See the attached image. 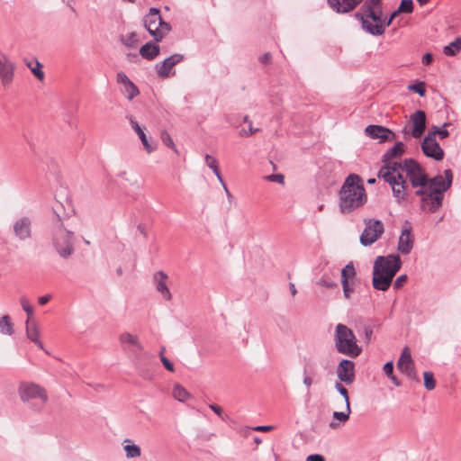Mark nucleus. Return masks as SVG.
<instances>
[{
    "label": "nucleus",
    "mask_w": 461,
    "mask_h": 461,
    "mask_svg": "<svg viewBox=\"0 0 461 461\" xmlns=\"http://www.w3.org/2000/svg\"><path fill=\"white\" fill-rule=\"evenodd\" d=\"M306 461H325V458L320 454H313L308 456Z\"/></svg>",
    "instance_id": "bf43d9fd"
},
{
    "label": "nucleus",
    "mask_w": 461,
    "mask_h": 461,
    "mask_svg": "<svg viewBox=\"0 0 461 461\" xmlns=\"http://www.w3.org/2000/svg\"><path fill=\"white\" fill-rule=\"evenodd\" d=\"M15 65L5 54L0 55V79L4 86L9 85L14 78Z\"/></svg>",
    "instance_id": "412c9836"
},
{
    "label": "nucleus",
    "mask_w": 461,
    "mask_h": 461,
    "mask_svg": "<svg viewBox=\"0 0 461 461\" xmlns=\"http://www.w3.org/2000/svg\"><path fill=\"white\" fill-rule=\"evenodd\" d=\"M461 51V37H457L443 49V53L447 57H454Z\"/></svg>",
    "instance_id": "473e14b6"
},
{
    "label": "nucleus",
    "mask_w": 461,
    "mask_h": 461,
    "mask_svg": "<svg viewBox=\"0 0 461 461\" xmlns=\"http://www.w3.org/2000/svg\"><path fill=\"white\" fill-rule=\"evenodd\" d=\"M140 54L148 60H153L159 54V46L148 42L141 46Z\"/></svg>",
    "instance_id": "7c9ffc66"
},
{
    "label": "nucleus",
    "mask_w": 461,
    "mask_h": 461,
    "mask_svg": "<svg viewBox=\"0 0 461 461\" xmlns=\"http://www.w3.org/2000/svg\"><path fill=\"white\" fill-rule=\"evenodd\" d=\"M130 123L133 131L138 134L141 143L148 153H151L156 149V146H152L144 132V128H141L140 124L133 119L130 120Z\"/></svg>",
    "instance_id": "c85d7f7f"
},
{
    "label": "nucleus",
    "mask_w": 461,
    "mask_h": 461,
    "mask_svg": "<svg viewBox=\"0 0 461 461\" xmlns=\"http://www.w3.org/2000/svg\"><path fill=\"white\" fill-rule=\"evenodd\" d=\"M365 132L371 139L380 140L381 141L393 140L395 138L393 131L382 125H368L366 128Z\"/></svg>",
    "instance_id": "6ab92c4d"
},
{
    "label": "nucleus",
    "mask_w": 461,
    "mask_h": 461,
    "mask_svg": "<svg viewBox=\"0 0 461 461\" xmlns=\"http://www.w3.org/2000/svg\"><path fill=\"white\" fill-rule=\"evenodd\" d=\"M266 179L270 182H276L279 184L285 183V176L282 174H272V175L266 176Z\"/></svg>",
    "instance_id": "603ef678"
},
{
    "label": "nucleus",
    "mask_w": 461,
    "mask_h": 461,
    "mask_svg": "<svg viewBox=\"0 0 461 461\" xmlns=\"http://www.w3.org/2000/svg\"><path fill=\"white\" fill-rule=\"evenodd\" d=\"M365 0H327L329 6L338 14H346L355 9Z\"/></svg>",
    "instance_id": "b1692460"
},
{
    "label": "nucleus",
    "mask_w": 461,
    "mask_h": 461,
    "mask_svg": "<svg viewBox=\"0 0 461 461\" xmlns=\"http://www.w3.org/2000/svg\"><path fill=\"white\" fill-rule=\"evenodd\" d=\"M247 430H255V431H262V432H267L273 429L272 426H257L253 428L246 427Z\"/></svg>",
    "instance_id": "5fc2aeb1"
},
{
    "label": "nucleus",
    "mask_w": 461,
    "mask_h": 461,
    "mask_svg": "<svg viewBox=\"0 0 461 461\" xmlns=\"http://www.w3.org/2000/svg\"><path fill=\"white\" fill-rule=\"evenodd\" d=\"M143 24L156 42L161 41L171 31V25L162 20L159 10L155 7H151L144 16Z\"/></svg>",
    "instance_id": "39448f33"
},
{
    "label": "nucleus",
    "mask_w": 461,
    "mask_h": 461,
    "mask_svg": "<svg viewBox=\"0 0 461 461\" xmlns=\"http://www.w3.org/2000/svg\"><path fill=\"white\" fill-rule=\"evenodd\" d=\"M19 393L23 402L39 398L43 405L48 401L45 389L36 384H22L19 387Z\"/></svg>",
    "instance_id": "9b49d317"
},
{
    "label": "nucleus",
    "mask_w": 461,
    "mask_h": 461,
    "mask_svg": "<svg viewBox=\"0 0 461 461\" xmlns=\"http://www.w3.org/2000/svg\"><path fill=\"white\" fill-rule=\"evenodd\" d=\"M354 17L361 23L362 29L367 33L373 36L384 33L382 0H365Z\"/></svg>",
    "instance_id": "f03ea898"
},
{
    "label": "nucleus",
    "mask_w": 461,
    "mask_h": 461,
    "mask_svg": "<svg viewBox=\"0 0 461 461\" xmlns=\"http://www.w3.org/2000/svg\"><path fill=\"white\" fill-rule=\"evenodd\" d=\"M377 266L373 267V286L375 289L379 291H387L390 287L393 278L390 275H384L379 272Z\"/></svg>",
    "instance_id": "a878e982"
},
{
    "label": "nucleus",
    "mask_w": 461,
    "mask_h": 461,
    "mask_svg": "<svg viewBox=\"0 0 461 461\" xmlns=\"http://www.w3.org/2000/svg\"><path fill=\"white\" fill-rule=\"evenodd\" d=\"M383 370H384V372L385 373V375L387 376L391 375L392 374H393V361L386 362L384 365Z\"/></svg>",
    "instance_id": "6e6d98bb"
},
{
    "label": "nucleus",
    "mask_w": 461,
    "mask_h": 461,
    "mask_svg": "<svg viewBox=\"0 0 461 461\" xmlns=\"http://www.w3.org/2000/svg\"><path fill=\"white\" fill-rule=\"evenodd\" d=\"M51 296L50 294H45L43 296L39 297L38 302L41 305L46 304L50 300Z\"/></svg>",
    "instance_id": "0e129e2a"
},
{
    "label": "nucleus",
    "mask_w": 461,
    "mask_h": 461,
    "mask_svg": "<svg viewBox=\"0 0 461 461\" xmlns=\"http://www.w3.org/2000/svg\"><path fill=\"white\" fill-rule=\"evenodd\" d=\"M365 228L360 235V243L364 247L370 246L377 241L384 232L382 221L369 218L364 220Z\"/></svg>",
    "instance_id": "6e6552de"
},
{
    "label": "nucleus",
    "mask_w": 461,
    "mask_h": 461,
    "mask_svg": "<svg viewBox=\"0 0 461 461\" xmlns=\"http://www.w3.org/2000/svg\"><path fill=\"white\" fill-rule=\"evenodd\" d=\"M406 280H407L406 275H402V276H398L393 283V287L395 289H400L403 285V284L406 282Z\"/></svg>",
    "instance_id": "864d4df0"
},
{
    "label": "nucleus",
    "mask_w": 461,
    "mask_h": 461,
    "mask_svg": "<svg viewBox=\"0 0 461 461\" xmlns=\"http://www.w3.org/2000/svg\"><path fill=\"white\" fill-rule=\"evenodd\" d=\"M448 123H444L443 127L440 129H438L437 127H434V131L432 132H429V134H431V136L435 137L436 135H438L440 140H444L448 137L449 132L447 130H446V127L448 126Z\"/></svg>",
    "instance_id": "a18cd8bd"
},
{
    "label": "nucleus",
    "mask_w": 461,
    "mask_h": 461,
    "mask_svg": "<svg viewBox=\"0 0 461 461\" xmlns=\"http://www.w3.org/2000/svg\"><path fill=\"white\" fill-rule=\"evenodd\" d=\"M453 181V173L451 169H445L444 176L437 175L434 177L429 178L428 176V184L427 188L429 190H434L435 193L439 194V195H444V193L447 192Z\"/></svg>",
    "instance_id": "9d476101"
},
{
    "label": "nucleus",
    "mask_w": 461,
    "mask_h": 461,
    "mask_svg": "<svg viewBox=\"0 0 461 461\" xmlns=\"http://www.w3.org/2000/svg\"><path fill=\"white\" fill-rule=\"evenodd\" d=\"M350 413H351L350 404L348 405V404H346L345 411H334L332 414V417L335 420H339L342 422H345L349 419Z\"/></svg>",
    "instance_id": "79ce46f5"
},
{
    "label": "nucleus",
    "mask_w": 461,
    "mask_h": 461,
    "mask_svg": "<svg viewBox=\"0 0 461 461\" xmlns=\"http://www.w3.org/2000/svg\"><path fill=\"white\" fill-rule=\"evenodd\" d=\"M380 273L390 275L393 278L402 267L400 256L397 254H390L386 257L379 256L375 258L374 266H377Z\"/></svg>",
    "instance_id": "1a4fd4ad"
},
{
    "label": "nucleus",
    "mask_w": 461,
    "mask_h": 461,
    "mask_svg": "<svg viewBox=\"0 0 461 461\" xmlns=\"http://www.w3.org/2000/svg\"><path fill=\"white\" fill-rule=\"evenodd\" d=\"M160 139L164 145L170 148L177 155L179 154L178 149H177L172 137L166 130L161 131Z\"/></svg>",
    "instance_id": "e433bc0d"
},
{
    "label": "nucleus",
    "mask_w": 461,
    "mask_h": 461,
    "mask_svg": "<svg viewBox=\"0 0 461 461\" xmlns=\"http://www.w3.org/2000/svg\"><path fill=\"white\" fill-rule=\"evenodd\" d=\"M413 11L412 0H402L396 13L411 14Z\"/></svg>",
    "instance_id": "ea45409f"
},
{
    "label": "nucleus",
    "mask_w": 461,
    "mask_h": 461,
    "mask_svg": "<svg viewBox=\"0 0 461 461\" xmlns=\"http://www.w3.org/2000/svg\"><path fill=\"white\" fill-rule=\"evenodd\" d=\"M0 333L8 336L14 333V323L9 315H4L0 318Z\"/></svg>",
    "instance_id": "2f4dec72"
},
{
    "label": "nucleus",
    "mask_w": 461,
    "mask_h": 461,
    "mask_svg": "<svg viewBox=\"0 0 461 461\" xmlns=\"http://www.w3.org/2000/svg\"><path fill=\"white\" fill-rule=\"evenodd\" d=\"M411 120L413 124L411 135L418 139L421 137L426 129V113L424 111L418 110L411 114Z\"/></svg>",
    "instance_id": "393cba45"
},
{
    "label": "nucleus",
    "mask_w": 461,
    "mask_h": 461,
    "mask_svg": "<svg viewBox=\"0 0 461 461\" xmlns=\"http://www.w3.org/2000/svg\"><path fill=\"white\" fill-rule=\"evenodd\" d=\"M334 339L335 348L340 354L355 358L362 352L353 330L345 324L339 323L336 326Z\"/></svg>",
    "instance_id": "7ed1b4c3"
},
{
    "label": "nucleus",
    "mask_w": 461,
    "mask_h": 461,
    "mask_svg": "<svg viewBox=\"0 0 461 461\" xmlns=\"http://www.w3.org/2000/svg\"><path fill=\"white\" fill-rule=\"evenodd\" d=\"M424 386L428 391L434 390L436 387V380L432 372L426 371L423 373Z\"/></svg>",
    "instance_id": "4c0bfd02"
},
{
    "label": "nucleus",
    "mask_w": 461,
    "mask_h": 461,
    "mask_svg": "<svg viewBox=\"0 0 461 461\" xmlns=\"http://www.w3.org/2000/svg\"><path fill=\"white\" fill-rule=\"evenodd\" d=\"M259 131V129H255L252 127L251 124L249 125V131H245L243 130L241 132H240V135H244V136H250L252 134H254L255 132H258Z\"/></svg>",
    "instance_id": "052dcab7"
},
{
    "label": "nucleus",
    "mask_w": 461,
    "mask_h": 461,
    "mask_svg": "<svg viewBox=\"0 0 461 461\" xmlns=\"http://www.w3.org/2000/svg\"><path fill=\"white\" fill-rule=\"evenodd\" d=\"M204 160L207 167H209L212 171H216V169L219 168L218 161L214 157L206 154L204 157Z\"/></svg>",
    "instance_id": "09e8293b"
},
{
    "label": "nucleus",
    "mask_w": 461,
    "mask_h": 461,
    "mask_svg": "<svg viewBox=\"0 0 461 461\" xmlns=\"http://www.w3.org/2000/svg\"><path fill=\"white\" fill-rule=\"evenodd\" d=\"M421 150L426 157L431 158L436 161H440L444 158L445 153L443 149L431 134H428L424 138L421 142Z\"/></svg>",
    "instance_id": "f8f14e48"
},
{
    "label": "nucleus",
    "mask_w": 461,
    "mask_h": 461,
    "mask_svg": "<svg viewBox=\"0 0 461 461\" xmlns=\"http://www.w3.org/2000/svg\"><path fill=\"white\" fill-rule=\"evenodd\" d=\"M319 285L321 286H323V287H326V288H330V289H333V288H336L338 286V284L331 280L330 278L327 277L325 275L322 276L318 283H317Z\"/></svg>",
    "instance_id": "c03bdc74"
},
{
    "label": "nucleus",
    "mask_w": 461,
    "mask_h": 461,
    "mask_svg": "<svg viewBox=\"0 0 461 461\" xmlns=\"http://www.w3.org/2000/svg\"><path fill=\"white\" fill-rule=\"evenodd\" d=\"M414 194L420 198V207L423 212L435 213L442 207L444 195H439L434 190L424 187L417 189Z\"/></svg>",
    "instance_id": "0eeeda50"
},
{
    "label": "nucleus",
    "mask_w": 461,
    "mask_h": 461,
    "mask_svg": "<svg viewBox=\"0 0 461 461\" xmlns=\"http://www.w3.org/2000/svg\"><path fill=\"white\" fill-rule=\"evenodd\" d=\"M123 448L128 458L138 457L140 456V447L135 444H127Z\"/></svg>",
    "instance_id": "58836bf2"
},
{
    "label": "nucleus",
    "mask_w": 461,
    "mask_h": 461,
    "mask_svg": "<svg viewBox=\"0 0 461 461\" xmlns=\"http://www.w3.org/2000/svg\"><path fill=\"white\" fill-rule=\"evenodd\" d=\"M213 173H214V174H215V176H217L218 180H219V181L221 183V185H223V184H225V183H224V181H223V178H222V176H221V172H220L219 168H218V169H216V171H213Z\"/></svg>",
    "instance_id": "338daca9"
},
{
    "label": "nucleus",
    "mask_w": 461,
    "mask_h": 461,
    "mask_svg": "<svg viewBox=\"0 0 461 461\" xmlns=\"http://www.w3.org/2000/svg\"><path fill=\"white\" fill-rule=\"evenodd\" d=\"M42 65L36 60V67L31 68L32 73L39 79L43 80L44 78V72L41 70Z\"/></svg>",
    "instance_id": "8fccbe9b"
},
{
    "label": "nucleus",
    "mask_w": 461,
    "mask_h": 461,
    "mask_svg": "<svg viewBox=\"0 0 461 461\" xmlns=\"http://www.w3.org/2000/svg\"><path fill=\"white\" fill-rule=\"evenodd\" d=\"M14 233L20 240H25L32 237V221L29 217H22L14 222Z\"/></svg>",
    "instance_id": "aec40b11"
},
{
    "label": "nucleus",
    "mask_w": 461,
    "mask_h": 461,
    "mask_svg": "<svg viewBox=\"0 0 461 461\" xmlns=\"http://www.w3.org/2000/svg\"><path fill=\"white\" fill-rule=\"evenodd\" d=\"M159 357H160V360H161L163 366H165V368L167 371H169V372L175 371L173 363L168 358H167L164 355H162V352H159Z\"/></svg>",
    "instance_id": "3c124183"
},
{
    "label": "nucleus",
    "mask_w": 461,
    "mask_h": 461,
    "mask_svg": "<svg viewBox=\"0 0 461 461\" xmlns=\"http://www.w3.org/2000/svg\"><path fill=\"white\" fill-rule=\"evenodd\" d=\"M404 144L402 141H398L383 155L382 162H389L393 158H400L404 154Z\"/></svg>",
    "instance_id": "c756f323"
},
{
    "label": "nucleus",
    "mask_w": 461,
    "mask_h": 461,
    "mask_svg": "<svg viewBox=\"0 0 461 461\" xmlns=\"http://www.w3.org/2000/svg\"><path fill=\"white\" fill-rule=\"evenodd\" d=\"M116 81L118 84L123 86V93L128 100H132L140 95L138 86L127 77V75L121 71L116 75Z\"/></svg>",
    "instance_id": "4be33fe9"
},
{
    "label": "nucleus",
    "mask_w": 461,
    "mask_h": 461,
    "mask_svg": "<svg viewBox=\"0 0 461 461\" xmlns=\"http://www.w3.org/2000/svg\"><path fill=\"white\" fill-rule=\"evenodd\" d=\"M432 61H433V56L431 53L427 52L422 56L421 62L423 65L429 66L432 63Z\"/></svg>",
    "instance_id": "4d7b16f0"
},
{
    "label": "nucleus",
    "mask_w": 461,
    "mask_h": 461,
    "mask_svg": "<svg viewBox=\"0 0 461 461\" xmlns=\"http://www.w3.org/2000/svg\"><path fill=\"white\" fill-rule=\"evenodd\" d=\"M397 368L403 374H405L410 379L419 381L416 370L414 367L413 360L409 352L408 348H405L398 359Z\"/></svg>",
    "instance_id": "f3484780"
},
{
    "label": "nucleus",
    "mask_w": 461,
    "mask_h": 461,
    "mask_svg": "<svg viewBox=\"0 0 461 461\" xmlns=\"http://www.w3.org/2000/svg\"><path fill=\"white\" fill-rule=\"evenodd\" d=\"M119 341L122 345L131 344L141 350L142 346L139 341V338L131 334L130 332H123L119 336Z\"/></svg>",
    "instance_id": "72a5a7b5"
},
{
    "label": "nucleus",
    "mask_w": 461,
    "mask_h": 461,
    "mask_svg": "<svg viewBox=\"0 0 461 461\" xmlns=\"http://www.w3.org/2000/svg\"><path fill=\"white\" fill-rule=\"evenodd\" d=\"M167 276L163 271H158L154 275L157 290L161 293L163 298L167 301L171 299V293L167 285Z\"/></svg>",
    "instance_id": "bb28decb"
},
{
    "label": "nucleus",
    "mask_w": 461,
    "mask_h": 461,
    "mask_svg": "<svg viewBox=\"0 0 461 461\" xmlns=\"http://www.w3.org/2000/svg\"><path fill=\"white\" fill-rule=\"evenodd\" d=\"M408 89L417 93L420 96L423 97L426 95L425 82L419 81L415 84L410 85Z\"/></svg>",
    "instance_id": "a19ab883"
},
{
    "label": "nucleus",
    "mask_w": 461,
    "mask_h": 461,
    "mask_svg": "<svg viewBox=\"0 0 461 461\" xmlns=\"http://www.w3.org/2000/svg\"><path fill=\"white\" fill-rule=\"evenodd\" d=\"M412 227L410 221H405L402 226L401 235L398 240V250L403 254L411 253L414 245V237L412 235Z\"/></svg>",
    "instance_id": "ddd939ff"
},
{
    "label": "nucleus",
    "mask_w": 461,
    "mask_h": 461,
    "mask_svg": "<svg viewBox=\"0 0 461 461\" xmlns=\"http://www.w3.org/2000/svg\"><path fill=\"white\" fill-rule=\"evenodd\" d=\"M387 377L392 381V383L395 386H400L401 383L399 382V380L397 379V377L393 374H392L391 375H388Z\"/></svg>",
    "instance_id": "69168bd1"
},
{
    "label": "nucleus",
    "mask_w": 461,
    "mask_h": 461,
    "mask_svg": "<svg viewBox=\"0 0 461 461\" xmlns=\"http://www.w3.org/2000/svg\"><path fill=\"white\" fill-rule=\"evenodd\" d=\"M183 60L184 55L175 53L164 59L163 62L156 64L155 68L158 77L161 78H167L170 76H174L176 74V71H172L174 67Z\"/></svg>",
    "instance_id": "4468645a"
},
{
    "label": "nucleus",
    "mask_w": 461,
    "mask_h": 461,
    "mask_svg": "<svg viewBox=\"0 0 461 461\" xmlns=\"http://www.w3.org/2000/svg\"><path fill=\"white\" fill-rule=\"evenodd\" d=\"M26 336L32 341L38 348L43 349V344L40 340V331L37 323L32 320H26Z\"/></svg>",
    "instance_id": "cd10ccee"
},
{
    "label": "nucleus",
    "mask_w": 461,
    "mask_h": 461,
    "mask_svg": "<svg viewBox=\"0 0 461 461\" xmlns=\"http://www.w3.org/2000/svg\"><path fill=\"white\" fill-rule=\"evenodd\" d=\"M387 183L391 185L393 194L399 203L406 199L408 184L402 174H399L398 177L394 178V183L393 181Z\"/></svg>",
    "instance_id": "5701e85b"
},
{
    "label": "nucleus",
    "mask_w": 461,
    "mask_h": 461,
    "mask_svg": "<svg viewBox=\"0 0 461 461\" xmlns=\"http://www.w3.org/2000/svg\"><path fill=\"white\" fill-rule=\"evenodd\" d=\"M335 388L339 393V394L344 398L346 404H348V406L350 402L348 390L339 382H337L335 384Z\"/></svg>",
    "instance_id": "de8ad7c7"
},
{
    "label": "nucleus",
    "mask_w": 461,
    "mask_h": 461,
    "mask_svg": "<svg viewBox=\"0 0 461 461\" xmlns=\"http://www.w3.org/2000/svg\"><path fill=\"white\" fill-rule=\"evenodd\" d=\"M357 272L352 262L347 264L341 270V285L345 298L348 299L354 292V279Z\"/></svg>",
    "instance_id": "2eb2a0df"
},
{
    "label": "nucleus",
    "mask_w": 461,
    "mask_h": 461,
    "mask_svg": "<svg viewBox=\"0 0 461 461\" xmlns=\"http://www.w3.org/2000/svg\"><path fill=\"white\" fill-rule=\"evenodd\" d=\"M384 165L378 171V177L384 179L385 182L393 181L398 177L399 174L404 172V160L402 162H383Z\"/></svg>",
    "instance_id": "dca6fc26"
},
{
    "label": "nucleus",
    "mask_w": 461,
    "mask_h": 461,
    "mask_svg": "<svg viewBox=\"0 0 461 461\" xmlns=\"http://www.w3.org/2000/svg\"><path fill=\"white\" fill-rule=\"evenodd\" d=\"M364 334H365V339L368 342L370 341L371 338H372V335H373V329L371 326L369 325H366L364 327Z\"/></svg>",
    "instance_id": "13d9d810"
},
{
    "label": "nucleus",
    "mask_w": 461,
    "mask_h": 461,
    "mask_svg": "<svg viewBox=\"0 0 461 461\" xmlns=\"http://www.w3.org/2000/svg\"><path fill=\"white\" fill-rule=\"evenodd\" d=\"M74 233L68 230L59 215L52 226V244L57 253L62 258H68L74 253Z\"/></svg>",
    "instance_id": "20e7f679"
},
{
    "label": "nucleus",
    "mask_w": 461,
    "mask_h": 461,
    "mask_svg": "<svg viewBox=\"0 0 461 461\" xmlns=\"http://www.w3.org/2000/svg\"><path fill=\"white\" fill-rule=\"evenodd\" d=\"M213 173H214V174H215V176H217L218 180H219V181L221 183V185H223V184H225V183H224V181H223V178H222V176H221V172H220L219 168H218V169H216V171H213Z\"/></svg>",
    "instance_id": "774afa93"
},
{
    "label": "nucleus",
    "mask_w": 461,
    "mask_h": 461,
    "mask_svg": "<svg viewBox=\"0 0 461 461\" xmlns=\"http://www.w3.org/2000/svg\"><path fill=\"white\" fill-rule=\"evenodd\" d=\"M339 206L342 213L348 214L362 207L367 200L361 177L350 174L345 179L339 192Z\"/></svg>",
    "instance_id": "f257e3e1"
},
{
    "label": "nucleus",
    "mask_w": 461,
    "mask_h": 461,
    "mask_svg": "<svg viewBox=\"0 0 461 461\" xmlns=\"http://www.w3.org/2000/svg\"><path fill=\"white\" fill-rule=\"evenodd\" d=\"M209 408L218 416L220 417L222 420L224 421H227L229 420V416L228 415H225L223 413V410L222 408L218 405V404H215V403H211L209 404Z\"/></svg>",
    "instance_id": "49530a36"
},
{
    "label": "nucleus",
    "mask_w": 461,
    "mask_h": 461,
    "mask_svg": "<svg viewBox=\"0 0 461 461\" xmlns=\"http://www.w3.org/2000/svg\"><path fill=\"white\" fill-rule=\"evenodd\" d=\"M173 396L179 402H185L191 397V394L180 384H176L173 388Z\"/></svg>",
    "instance_id": "f704fd0d"
},
{
    "label": "nucleus",
    "mask_w": 461,
    "mask_h": 461,
    "mask_svg": "<svg viewBox=\"0 0 461 461\" xmlns=\"http://www.w3.org/2000/svg\"><path fill=\"white\" fill-rule=\"evenodd\" d=\"M21 305L23 307V310L27 313L28 318L27 320H32V317L33 315V308L30 304L28 299L26 297H22L20 299Z\"/></svg>",
    "instance_id": "37998d69"
},
{
    "label": "nucleus",
    "mask_w": 461,
    "mask_h": 461,
    "mask_svg": "<svg viewBox=\"0 0 461 461\" xmlns=\"http://www.w3.org/2000/svg\"><path fill=\"white\" fill-rule=\"evenodd\" d=\"M312 371V366L311 365V360L304 358V366H303V384L309 388L313 381L311 377L310 374Z\"/></svg>",
    "instance_id": "c9c22d12"
},
{
    "label": "nucleus",
    "mask_w": 461,
    "mask_h": 461,
    "mask_svg": "<svg viewBox=\"0 0 461 461\" xmlns=\"http://www.w3.org/2000/svg\"><path fill=\"white\" fill-rule=\"evenodd\" d=\"M338 378L346 384L355 381V364L348 359H342L337 367Z\"/></svg>",
    "instance_id": "a211bd4d"
},
{
    "label": "nucleus",
    "mask_w": 461,
    "mask_h": 461,
    "mask_svg": "<svg viewBox=\"0 0 461 461\" xmlns=\"http://www.w3.org/2000/svg\"><path fill=\"white\" fill-rule=\"evenodd\" d=\"M398 14L399 13H396L395 10L391 14L390 17L387 20L384 19V29L392 23L393 20Z\"/></svg>",
    "instance_id": "e2e57ef3"
},
{
    "label": "nucleus",
    "mask_w": 461,
    "mask_h": 461,
    "mask_svg": "<svg viewBox=\"0 0 461 461\" xmlns=\"http://www.w3.org/2000/svg\"><path fill=\"white\" fill-rule=\"evenodd\" d=\"M403 167L406 177L409 178L413 188L422 189L427 187L428 175L415 159L405 158Z\"/></svg>",
    "instance_id": "423d86ee"
},
{
    "label": "nucleus",
    "mask_w": 461,
    "mask_h": 461,
    "mask_svg": "<svg viewBox=\"0 0 461 461\" xmlns=\"http://www.w3.org/2000/svg\"><path fill=\"white\" fill-rule=\"evenodd\" d=\"M272 59V56L269 52H267L265 53L264 55H262L259 59V60L263 63V64H268L270 63Z\"/></svg>",
    "instance_id": "680f3d73"
}]
</instances>
